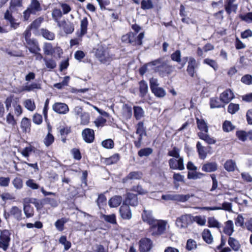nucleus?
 Instances as JSON below:
<instances>
[{
	"label": "nucleus",
	"mask_w": 252,
	"mask_h": 252,
	"mask_svg": "<svg viewBox=\"0 0 252 252\" xmlns=\"http://www.w3.org/2000/svg\"><path fill=\"white\" fill-rule=\"evenodd\" d=\"M25 106L28 110L31 111H33L35 108L34 102L31 99H27L25 101Z\"/></svg>",
	"instance_id": "0e129e2a"
},
{
	"label": "nucleus",
	"mask_w": 252,
	"mask_h": 252,
	"mask_svg": "<svg viewBox=\"0 0 252 252\" xmlns=\"http://www.w3.org/2000/svg\"><path fill=\"white\" fill-rule=\"evenodd\" d=\"M189 171L188 173V178L189 179L196 180L200 179L205 176V174L201 172Z\"/></svg>",
	"instance_id": "e433bc0d"
},
{
	"label": "nucleus",
	"mask_w": 252,
	"mask_h": 252,
	"mask_svg": "<svg viewBox=\"0 0 252 252\" xmlns=\"http://www.w3.org/2000/svg\"><path fill=\"white\" fill-rule=\"evenodd\" d=\"M157 69L159 75L164 77L168 76L173 71L174 67L163 62L161 64L157 66Z\"/></svg>",
	"instance_id": "423d86ee"
},
{
	"label": "nucleus",
	"mask_w": 252,
	"mask_h": 252,
	"mask_svg": "<svg viewBox=\"0 0 252 252\" xmlns=\"http://www.w3.org/2000/svg\"><path fill=\"white\" fill-rule=\"evenodd\" d=\"M7 215L8 217L10 216H13L18 220H20L22 219V210L17 206H12Z\"/></svg>",
	"instance_id": "2eb2a0df"
},
{
	"label": "nucleus",
	"mask_w": 252,
	"mask_h": 252,
	"mask_svg": "<svg viewBox=\"0 0 252 252\" xmlns=\"http://www.w3.org/2000/svg\"><path fill=\"white\" fill-rule=\"evenodd\" d=\"M142 173L140 171L130 172L123 179V182L126 183L129 180H139L142 177Z\"/></svg>",
	"instance_id": "a211bd4d"
},
{
	"label": "nucleus",
	"mask_w": 252,
	"mask_h": 252,
	"mask_svg": "<svg viewBox=\"0 0 252 252\" xmlns=\"http://www.w3.org/2000/svg\"><path fill=\"white\" fill-rule=\"evenodd\" d=\"M167 155L170 157H172L175 158H179L180 156V150L176 147H174L173 150L169 151Z\"/></svg>",
	"instance_id": "69168bd1"
},
{
	"label": "nucleus",
	"mask_w": 252,
	"mask_h": 252,
	"mask_svg": "<svg viewBox=\"0 0 252 252\" xmlns=\"http://www.w3.org/2000/svg\"><path fill=\"white\" fill-rule=\"evenodd\" d=\"M120 159V156L118 154H115L109 158L106 159V163L108 165L114 164L117 162Z\"/></svg>",
	"instance_id": "3c124183"
},
{
	"label": "nucleus",
	"mask_w": 252,
	"mask_h": 252,
	"mask_svg": "<svg viewBox=\"0 0 252 252\" xmlns=\"http://www.w3.org/2000/svg\"><path fill=\"white\" fill-rule=\"evenodd\" d=\"M43 61L46 67L49 69H54L56 67V63L54 60L52 59H48L46 58H44Z\"/></svg>",
	"instance_id": "603ef678"
},
{
	"label": "nucleus",
	"mask_w": 252,
	"mask_h": 252,
	"mask_svg": "<svg viewBox=\"0 0 252 252\" xmlns=\"http://www.w3.org/2000/svg\"><path fill=\"white\" fill-rule=\"evenodd\" d=\"M26 47L29 49V51L32 53H35L37 51H40L38 42L34 39H31L26 41Z\"/></svg>",
	"instance_id": "f8f14e48"
},
{
	"label": "nucleus",
	"mask_w": 252,
	"mask_h": 252,
	"mask_svg": "<svg viewBox=\"0 0 252 252\" xmlns=\"http://www.w3.org/2000/svg\"><path fill=\"white\" fill-rule=\"evenodd\" d=\"M63 30L66 34L72 33L74 30V26L73 23L69 21H63Z\"/></svg>",
	"instance_id": "a878e982"
},
{
	"label": "nucleus",
	"mask_w": 252,
	"mask_h": 252,
	"mask_svg": "<svg viewBox=\"0 0 252 252\" xmlns=\"http://www.w3.org/2000/svg\"><path fill=\"white\" fill-rule=\"evenodd\" d=\"M234 97L233 93L230 89H227L221 93L220 96L221 101L224 103H229Z\"/></svg>",
	"instance_id": "ddd939ff"
},
{
	"label": "nucleus",
	"mask_w": 252,
	"mask_h": 252,
	"mask_svg": "<svg viewBox=\"0 0 252 252\" xmlns=\"http://www.w3.org/2000/svg\"><path fill=\"white\" fill-rule=\"evenodd\" d=\"M236 0H227L225 5V9L226 12L230 14L232 11L236 12L237 9V5L233 3Z\"/></svg>",
	"instance_id": "412c9836"
},
{
	"label": "nucleus",
	"mask_w": 252,
	"mask_h": 252,
	"mask_svg": "<svg viewBox=\"0 0 252 252\" xmlns=\"http://www.w3.org/2000/svg\"><path fill=\"white\" fill-rule=\"evenodd\" d=\"M224 167L228 172L234 171L236 167V163L232 159H229L225 162Z\"/></svg>",
	"instance_id": "2f4dec72"
},
{
	"label": "nucleus",
	"mask_w": 252,
	"mask_h": 252,
	"mask_svg": "<svg viewBox=\"0 0 252 252\" xmlns=\"http://www.w3.org/2000/svg\"><path fill=\"white\" fill-rule=\"evenodd\" d=\"M10 235L9 231L7 229L0 231V248H1L4 251H6L9 247Z\"/></svg>",
	"instance_id": "f03ea898"
},
{
	"label": "nucleus",
	"mask_w": 252,
	"mask_h": 252,
	"mask_svg": "<svg viewBox=\"0 0 252 252\" xmlns=\"http://www.w3.org/2000/svg\"><path fill=\"white\" fill-rule=\"evenodd\" d=\"M136 134H144V136L147 135L146 127L144 126L143 122H139L136 125Z\"/></svg>",
	"instance_id": "49530a36"
},
{
	"label": "nucleus",
	"mask_w": 252,
	"mask_h": 252,
	"mask_svg": "<svg viewBox=\"0 0 252 252\" xmlns=\"http://www.w3.org/2000/svg\"><path fill=\"white\" fill-rule=\"evenodd\" d=\"M82 136L85 142L92 143L94 140V132L93 129L86 128L82 131Z\"/></svg>",
	"instance_id": "6e6552de"
},
{
	"label": "nucleus",
	"mask_w": 252,
	"mask_h": 252,
	"mask_svg": "<svg viewBox=\"0 0 252 252\" xmlns=\"http://www.w3.org/2000/svg\"><path fill=\"white\" fill-rule=\"evenodd\" d=\"M63 16L62 12L60 9L54 8L52 13V16L55 22H57Z\"/></svg>",
	"instance_id": "13d9d810"
},
{
	"label": "nucleus",
	"mask_w": 252,
	"mask_h": 252,
	"mask_svg": "<svg viewBox=\"0 0 252 252\" xmlns=\"http://www.w3.org/2000/svg\"><path fill=\"white\" fill-rule=\"evenodd\" d=\"M196 122L198 128L201 131L207 133L208 131V128L205 121L203 119H197Z\"/></svg>",
	"instance_id": "c9c22d12"
},
{
	"label": "nucleus",
	"mask_w": 252,
	"mask_h": 252,
	"mask_svg": "<svg viewBox=\"0 0 252 252\" xmlns=\"http://www.w3.org/2000/svg\"><path fill=\"white\" fill-rule=\"evenodd\" d=\"M28 8L31 11L32 14H36L37 12L42 10L40 3L38 0H32Z\"/></svg>",
	"instance_id": "4468645a"
},
{
	"label": "nucleus",
	"mask_w": 252,
	"mask_h": 252,
	"mask_svg": "<svg viewBox=\"0 0 252 252\" xmlns=\"http://www.w3.org/2000/svg\"><path fill=\"white\" fill-rule=\"evenodd\" d=\"M139 96L142 98L144 97L148 92V84L143 80L139 82Z\"/></svg>",
	"instance_id": "aec40b11"
},
{
	"label": "nucleus",
	"mask_w": 252,
	"mask_h": 252,
	"mask_svg": "<svg viewBox=\"0 0 252 252\" xmlns=\"http://www.w3.org/2000/svg\"><path fill=\"white\" fill-rule=\"evenodd\" d=\"M97 205L101 209L106 203V197L103 194H100L96 200Z\"/></svg>",
	"instance_id": "a18cd8bd"
},
{
	"label": "nucleus",
	"mask_w": 252,
	"mask_h": 252,
	"mask_svg": "<svg viewBox=\"0 0 252 252\" xmlns=\"http://www.w3.org/2000/svg\"><path fill=\"white\" fill-rule=\"evenodd\" d=\"M133 110V116L136 120H140L145 117V112L141 107L134 106Z\"/></svg>",
	"instance_id": "6ab92c4d"
},
{
	"label": "nucleus",
	"mask_w": 252,
	"mask_h": 252,
	"mask_svg": "<svg viewBox=\"0 0 252 252\" xmlns=\"http://www.w3.org/2000/svg\"><path fill=\"white\" fill-rule=\"evenodd\" d=\"M228 244L231 248L235 252L238 251L241 247V245L239 242L233 237H229Z\"/></svg>",
	"instance_id": "5701e85b"
},
{
	"label": "nucleus",
	"mask_w": 252,
	"mask_h": 252,
	"mask_svg": "<svg viewBox=\"0 0 252 252\" xmlns=\"http://www.w3.org/2000/svg\"><path fill=\"white\" fill-rule=\"evenodd\" d=\"M102 218L105 220V221L110 223H116V215L114 214L109 215H103Z\"/></svg>",
	"instance_id": "864d4df0"
},
{
	"label": "nucleus",
	"mask_w": 252,
	"mask_h": 252,
	"mask_svg": "<svg viewBox=\"0 0 252 252\" xmlns=\"http://www.w3.org/2000/svg\"><path fill=\"white\" fill-rule=\"evenodd\" d=\"M220 99L218 97H213L210 99V105L211 108H220L224 106L220 103Z\"/></svg>",
	"instance_id": "473e14b6"
},
{
	"label": "nucleus",
	"mask_w": 252,
	"mask_h": 252,
	"mask_svg": "<svg viewBox=\"0 0 252 252\" xmlns=\"http://www.w3.org/2000/svg\"><path fill=\"white\" fill-rule=\"evenodd\" d=\"M198 67V63L196 60L193 57H190L187 68L188 75L191 77H194Z\"/></svg>",
	"instance_id": "39448f33"
},
{
	"label": "nucleus",
	"mask_w": 252,
	"mask_h": 252,
	"mask_svg": "<svg viewBox=\"0 0 252 252\" xmlns=\"http://www.w3.org/2000/svg\"><path fill=\"white\" fill-rule=\"evenodd\" d=\"M208 226L209 227H220V224L219 221L214 217L209 218L208 219Z\"/></svg>",
	"instance_id": "bf43d9fd"
},
{
	"label": "nucleus",
	"mask_w": 252,
	"mask_h": 252,
	"mask_svg": "<svg viewBox=\"0 0 252 252\" xmlns=\"http://www.w3.org/2000/svg\"><path fill=\"white\" fill-rule=\"evenodd\" d=\"M43 18L40 17L37 19H36L35 20H34L30 25V27L31 29H38L41 23L43 21Z\"/></svg>",
	"instance_id": "6e6d98bb"
},
{
	"label": "nucleus",
	"mask_w": 252,
	"mask_h": 252,
	"mask_svg": "<svg viewBox=\"0 0 252 252\" xmlns=\"http://www.w3.org/2000/svg\"><path fill=\"white\" fill-rule=\"evenodd\" d=\"M95 56L98 60L103 63H106L111 61V58L102 46L99 47L96 50Z\"/></svg>",
	"instance_id": "20e7f679"
},
{
	"label": "nucleus",
	"mask_w": 252,
	"mask_h": 252,
	"mask_svg": "<svg viewBox=\"0 0 252 252\" xmlns=\"http://www.w3.org/2000/svg\"><path fill=\"white\" fill-rule=\"evenodd\" d=\"M144 36V32H141L137 36V38L135 39V41H133L132 39L130 38V37H128V42L130 43H134L133 44L141 45L142 44V39H143Z\"/></svg>",
	"instance_id": "c03bdc74"
},
{
	"label": "nucleus",
	"mask_w": 252,
	"mask_h": 252,
	"mask_svg": "<svg viewBox=\"0 0 252 252\" xmlns=\"http://www.w3.org/2000/svg\"><path fill=\"white\" fill-rule=\"evenodd\" d=\"M67 222L65 218H62L58 220L55 223L56 229L59 231H62L64 229V225Z\"/></svg>",
	"instance_id": "f704fd0d"
},
{
	"label": "nucleus",
	"mask_w": 252,
	"mask_h": 252,
	"mask_svg": "<svg viewBox=\"0 0 252 252\" xmlns=\"http://www.w3.org/2000/svg\"><path fill=\"white\" fill-rule=\"evenodd\" d=\"M197 246V243L195 240L189 239L187 241L186 249L189 251H191L196 249Z\"/></svg>",
	"instance_id": "4c0bfd02"
},
{
	"label": "nucleus",
	"mask_w": 252,
	"mask_h": 252,
	"mask_svg": "<svg viewBox=\"0 0 252 252\" xmlns=\"http://www.w3.org/2000/svg\"><path fill=\"white\" fill-rule=\"evenodd\" d=\"M41 33L43 36L47 39L52 40L55 38V34L46 29H42Z\"/></svg>",
	"instance_id": "8fccbe9b"
},
{
	"label": "nucleus",
	"mask_w": 252,
	"mask_h": 252,
	"mask_svg": "<svg viewBox=\"0 0 252 252\" xmlns=\"http://www.w3.org/2000/svg\"><path fill=\"white\" fill-rule=\"evenodd\" d=\"M234 232V227H233V222L232 220H229L227 221L225 223V226L223 229V232L229 236L232 234Z\"/></svg>",
	"instance_id": "393cba45"
},
{
	"label": "nucleus",
	"mask_w": 252,
	"mask_h": 252,
	"mask_svg": "<svg viewBox=\"0 0 252 252\" xmlns=\"http://www.w3.org/2000/svg\"><path fill=\"white\" fill-rule=\"evenodd\" d=\"M142 218L144 222L148 223L150 225L153 224L157 219H155L152 213L150 211L144 210L142 214Z\"/></svg>",
	"instance_id": "dca6fc26"
},
{
	"label": "nucleus",
	"mask_w": 252,
	"mask_h": 252,
	"mask_svg": "<svg viewBox=\"0 0 252 252\" xmlns=\"http://www.w3.org/2000/svg\"><path fill=\"white\" fill-rule=\"evenodd\" d=\"M202 238L204 241L208 244H212L213 241V237L209 229H205L202 234Z\"/></svg>",
	"instance_id": "bb28decb"
},
{
	"label": "nucleus",
	"mask_w": 252,
	"mask_h": 252,
	"mask_svg": "<svg viewBox=\"0 0 252 252\" xmlns=\"http://www.w3.org/2000/svg\"><path fill=\"white\" fill-rule=\"evenodd\" d=\"M121 217L125 220H130L132 217L131 211L129 206L123 204L119 209Z\"/></svg>",
	"instance_id": "9d476101"
},
{
	"label": "nucleus",
	"mask_w": 252,
	"mask_h": 252,
	"mask_svg": "<svg viewBox=\"0 0 252 252\" xmlns=\"http://www.w3.org/2000/svg\"><path fill=\"white\" fill-rule=\"evenodd\" d=\"M43 50L46 55L52 56L55 53V49L50 43L45 42L43 46Z\"/></svg>",
	"instance_id": "c85d7f7f"
},
{
	"label": "nucleus",
	"mask_w": 252,
	"mask_h": 252,
	"mask_svg": "<svg viewBox=\"0 0 252 252\" xmlns=\"http://www.w3.org/2000/svg\"><path fill=\"white\" fill-rule=\"evenodd\" d=\"M198 137L202 140L205 141L208 144H213L216 143V140L209 135L204 133L202 132L198 133Z\"/></svg>",
	"instance_id": "cd10ccee"
},
{
	"label": "nucleus",
	"mask_w": 252,
	"mask_h": 252,
	"mask_svg": "<svg viewBox=\"0 0 252 252\" xmlns=\"http://www.w3.org/2000/svg\"><path fill=\"white\" fill-rule=\"evenodd\" d=\"M239 109V105L237 104L231 103L229 104L227 108V111L231 114H235Z\"/></svg>",
	"instance_id": "e2e57ef3"
},
{
	"label": "nucleus",
	"mask_w": 252,
	"mask_h": 252,
	"mask_svg": "<svg viewBox=\"0 0 252 252\" xmlns=\"http://www.w3.org/2000/svg\"><path fill=\"white\" fill-rule=\"evenodd\" d=\"M123 204L126 205L135 207L138 204V199L136 194L128 192L126 194Z\"/></svg>",
	"instance_id": "0eeeda50"
},
{
	"label": "nucleus",
	"mask_w": 252,
	"mask_h": 252,
	"mask_svg": "<svg viewBox=\"0 0 252 252\" xmlns=\"http://www.w3.org/2000/svg\"><path fill=\"white\" fill-rule=\"evenodd\" d=\"M171 59L173 61L180 63L181 62V52L177 50L171 55Z\"/></svg>",
	"instance_id": "5fc2aeb1"
},
{
	"label": "nucleus",
	"mask_w": 252,
	"mask_h": 252,
	"mask_svg": "<svg viewBox=\"0 0 252 252\" xmlns=\"http://www.w3.org/2000/svg\"><path fill=\"white\" fill-rule=\"evenodd\" d=\"M167 222L162 220H157L150 225L149 232L154 237L159 236L164 234L166 230Z\"/></svg>",
	"instance_id": "f257e3e1"
},
{
	"label": "nucleus",
	"mask_w": 252,
	"mask_h": 252,
	"mask_svg": "<svg viewBox=\"0 0 252 252\" xmlns=\"http://www.w3.org/2000/svg\"><path fill=\"white\" fill-rule=\"evenodd\" d=\"M41 84L37 83H32V84L29 85L28 83L24 86L23 88V90L30 92L33 91L34 89H41Z\"/></svg>",
	"instance_id": "7c9ffc66"
},
{
	"label": "nucleus",
	"mask_w": 252,
	"mask_h": 252,
	"mask_svg": "<svg viewBox=\"0 0 252 252\" xmlns=\"http://www.w3.org/2000/svg\"><path fill=\"white\" fill-rule=\"evenodd\" d=\"M151 91L157 97H163L166 94L165 91L161 87H158Z\"/></svg>",
	"instance_id": "de8ad7c7"
},
{
	"label": "nucleus",
	"mask_w": 252,
	"mask_h": 252,
	"mask_svg": "<svg viewBox=\"0 0 252 252\" xmlns=\"http://www.w3.org/2000/svg\"><path fill=\"white\" fill-rule=\"evenodd\" d=\"M88 25V21L87 18L84 17L83 19L81 21V36H83L87 33Z\"/></svg>",
	"instance_id": "72a5a7b5"
},
{
	"label": "nucleus",
	"mask_w": 252,
	"mask_h": 252,
	"mask_svg": "<svg viewBox=\"0 0 252 252\" xmlns=\"http://www.w3.org/2000/svg\"><path fill=\"white\" fill-rule=\"evenodd\" d=\"M241 81L243 83L250 85L252 84V76L250 74H246L241 78Z\"/></svg>",
	"instance_id": "774afa93"
},
{
	"label": "nucleus",
	"mask_w": 252,
	"mask_h": 252,
	"mask_svg": "<svg viewBox=\"0 0 252 252\" xmlns=\"http://www.w3.org/2000/svg\"><path fill=\"white\" fill-rule=\"evenodd\" d=\"M192 223L194 221L196 222L198 225L203 226L205 224L206 220L204 217L201 216H197L193 217L192 216Z\"/></svg>",
	"instance_id": "79ce46f5"
},
{
	"label": "nucleus",
	"mask_w": 252,
	"mask_h": 252,
	"mask_svg": "<svg viewBox=\"0 0 252 252\" xmlns=\"http://www.w3.org/2000/svg\"><path fill=\"white\" fill-rule=\"evenodd\" d=\"M154 7L151 0H142L141 2V7L143 10H147L153 8Z\"/></svg>",
	"instance_id": "a19ab883"
},
{
	"label": "nucleus",
	"mask_w": 252,
	"mask_h": 252,
	"mask_svg": "<svg viewBox=\"0 0 252 252\" xmlns=\"http://www.w3.org/2000/svg\"><path fill=\"white\" fill-rule=\"evenodd\" d=\"M122 201L121 196L115 195L111 198L108 201V205L111 208L119 206Z\"/></svg>",
	"instance_id": "4be33fe9"
},
{
	"label": "nucleus",
	"mask_w": 252,
	"mask_h": 252,
	"mask_svg": "<svg viewBox=\"0 0 252 252\" xmlns=\"http://www.w3.org/2000/svg\"><path fill=\"white\" fill-rule=\"evenodd\" d=\"M81 118V125H87L90 121V115L87 112H83L80 115Z\"/></svg>",
	"instance_id": "4d7b16f0"
},
{
	"label": "nucleus",
	"mask_w": 252,
	"mask_h": 252,
	"mask_svg": "<svg viewBox=\"0 0 252 252\" xmlns=\"http://www.w3.org/2000/svg\"><path fill=\"white\" fill-rule=\"evenodd\" d=\"M131 191L137 192L138 194L144 195L147 193V191L143 189L141 185L133 186L130 189Z\"/></svg>",
	"instance_id": "09e8293b"
},
{
	"label": "nucleus",
	"mask_w": 252,
	"mask_h": 252,
	"mask_svg": "<svg viewBox=\"0 0 252 252\" xmlns=\"http://www.w3.org/2000/svg\"><path fill=\"white\" fill-rule=\"evenodd\" d=\"M52 108L53 110L55 112L59 114H65L67 113L69 111L68 106L65 103L61 102L55 103L53 105Z\"/></svg>",
	"instance_id": "9b49d317"
},
{
	"label": "nucleus",
	"mask_w": 252,
	"mask_h": 252,
	"mask_svg": "<svg viewBox=\"0 0 252 252\" xmlns=\"http://www.w3.org/2000/svg\"><path fill=\"white\" fill-rule=\"evenodd\" d=\"M54 141V137L49 132L44 139V143L47 147L50 146Z\"/></svg>",
	"instance_id": "052dcab7"
},
{
	"label": "nucleus",
	"mask_w": 252,
	"mask_h": 252,
	"mask_svg": "<svg viewBox=\"0 0 252 252\" xmlns=\"http://www.w3.org/2000/svg\"><path fill=\"white\" fill-rule=\"evenodd\" d=\"M217 169V164L216 162H208L204 164L202 167V170L206 172H214Z\"/></svg>",
	"instance_id": "b1692460"
},
{
	"label": "nucleus",
	"mask_w": 252,
	"mask_h": 252,
	"mask_svg": "<svg viewBox=\"0 0 252 252\" xmlns=\"http://www.w3.org/2000/svg\"><path fill=\"white\" fill-rule=\"evenodd\" d=\"M235 127V126L232 125V123L229 121H225L222 125L223 131L227 132L233 130Z\"/></svg>",
	"instance_id": "37998d69"
},
{
	"label": "nucleus",
	"mask_w": 252,
	"mask_h": 252,
	"mask_svg": "<svg viewBox=\"0 0 252 252\" xmlns=\"http://www.w3.org/2000/svg\"><path fill=\"white\" fill-rule=\"evenodd\" d=\"M114 142L111 139H108L102 141L101 145L105 149H112L114 147Z\"/></svg>",
	"instance_id": "680f3d73"
},
{
	"label": "nucleus",
	"mask_w": 252,
	"mask_h": 252,
	"mask_svg": "<svg viewBox=\"0 0 252 252\" xmlns=\"http://www.w3.org/2000/svg\"><path fill=\"white\" fill-rule=\"evenodd\" d=\"M192 223V216L190 214H185L178 218L176 220V224L180 228H185L189 225Z\"/></svg>",
	"instance_id": "7ed1b4c3"
},
{
	"label": "nucleus",
	"mask_w": 252,
	"mask_h": 252,
	"mask_svg": "<svg viewBox=\"0 0 252 252\" xmlns=\"http://www.w3.org/2000/svg\"><path fill=\"white\" fill-rule=\"evenodd\" d=\"M24 212L27 218H31L33 216V208L30 205L24 206Z\"/></svg>",
	"instance_id": "ea45409f"
},
{
	"label": "nucleus",
	"mask_w": 252,
	"mask_h": 252,
	"mask_svg": "<svg viewBox=\"0 0 252 252\" xmlns=\"http://www.w3.org/2000/svg\"><path fill=\"white\" fill-rule=\"evenodd\" d=\"M196 149L198 153L199 158L202 159H204L207 157V153L205 152V147L201 145L200 142H197L196 144Z\"/></svg>",
	"instance_id": "c756f323"
},
{
	"label": "nucleus",
	"mask_w": 252,
	"mask_h": 252,
	"mask_svg": "<svg viewBox=\"0 0 252 252\" xmlns=\"http://www.w3.org/2000/svg\"><path fill=\"white\" fill-rule=\"evenodd\" d=\"M236 136L242 141H245L248 137V133L244 130H238L236 132Z\"/></svg>",
	"instance_id": "338daca9"
},
{
	"label": "nucleus",
	"mask_w": 252,
	"mask_h": 252,
	"mask_svg": "<svg viewBox=\"0 0 252 252\" xmlns=\"http://www.w3.org/2000/svg\"><path fill=\"white\" fill-rule=\"evenodd\" d=\"M31 122L30 119L24 117L22 119L20 127L24 133L29 132L31 131Z\"/></svg>",
	"instance_id": "f3484780"
},
{
	"label": "nucleus",
	"mask_w": 252,
	"mask_h": 252,
	"mask_svg": "<svg viewBox=\"0 0 252 252\" xmlns=\"http://www.w3.org/2000/svg\"><path fill=\"white\" fill-rule=\"evenodd\" d=\"M153 150L151 148H145L140 149L138 152V155L140 157H148L152 154Z\"/></svg>",
	"instance_id": "58836bf2"
},
{
	"label": "nucleus",
	"mask_w": 252,
	"mask_h": 252,
	"mask_svg": "<svg viewBox=\"0 0 252 252\" xmlns=\"http://www.w3.org/2000/svg\"><path fill=\"white\" fill-rule=\"evenodd\" d=\"M139 251L141 252H146L149 251L152 246V241L148 238L141 239L139 242Z\"/></svg>",
	"instance_id": "1a4fd4ad"
}]
</instances>
